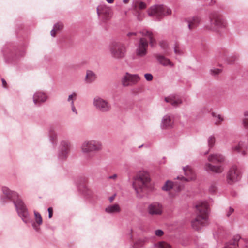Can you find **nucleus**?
<instances>
[{
    "mask_svg": "<svg viewBox=\"0 0 248 248\" xmlns=\"http://www.w3.org/2000/svg\"><path fill=\"white\" fill-rule=\"evenodd\" d=\"M197 210L196 217L191 221V226L195 230H200L208 224L209 206L206 202H201L196 206Z\"/></svg>",
    "mask_w": 248,
    "mask_h": 248,
    "instance_id": "nucleus-1",
    "label": "nucleus"
},
{
    "mask_svg": "<svg viewBox=\"0 0 248 248\" xmlns=\"http://www.w3.org/2000/svg\"><path fill=\"white\" fill-rule=\"evenodd\" d=\"M227 25L223 16L219 13L215 12L209 15L204 28L210 31L219 32L221 30L226 29Z\"/></svg>",
    "mask_w": 248,
    "mask_h": 248,
    "instance_id": "nucleus-2",
    "label": "nucleus"
},
{
    "mask_svg": "<svg viewBox=\"0 0 248 248\" xmlns=\"http://www.w3.org/2000/svg\"><path fill=\"white\" fill-rule=\"evenodd\" d=\"M150 180L149 174L144 171H140L134 177L132 186L138 197H142L141 192H145L152 188Z\"/></svg>",
    "mask_w": 248,
    "mask_h": 248,
    "instance_id": "nucleus-3",
    "label": "nucleus"
},
{
    "mask_svg": "<svg viewBox=\"0 0 248 248\" xmlns=\"http://www.w3.org/2000/svg\"><path fill=\"white\" fill-rule=\"evenodd\" d=\"M147 12L149 16L155 18L157 20H160L164 16L171 15V10L163 5H155L151 7Z\"/></svg>",
    "mask_w": 248,
    "mask_h": 248,
    "instance_id": "nucleus-4",
    "label": "nucleus"
},
{
    "mask_svg": "<svg viewBox=\"0 0 248 248\" xmlns=\"http://www.w3.org/2000/svg\"><path fill=\"white\" fill-rule=\"evenodd\" d=\"M109 50L113 58L120 60L125 57L126 48L125 45L122 42H113L109 45Z\"/></svg>",
    "mask_w": 248,
    "mask_h": 248,
    "instance_id": "nucleus-5",
    "label": "nucleus"
},
{
    "mask_svg": "<svg viewBox=\"0 0 248 248\" xmlns=\"http://www.w3.org/2000/svg\"><path fill=\"white\" fill-rule=\"evenodd\" d=\"M80 149L82 153L86 155L90 153H96L102 149V144L98 140H87L82 143Z\"/></svg>",
    "mask_w": 248,
    "mask_h": 248,
    "instance_id": "nucleus-6",
    "label": "nucleus"
},
{
    "mask_svg": "<svg viewBox=\"0 0 248 248\" xmlns=\"http://www.w3.org/2000/svg\"><path fill=\"white\" fill-rule=\"evenodd\" d=\"M2 53L5 62L6 63H11L20 56H24L25 51H20L18 54V51L15 47L10 46L4 47L2 49Z\"/></svg>",
    "mask_w": 248,
    "mask_h": 248,
    "instance_id": "nucleus-7",
    "label": "nucleus"
},
{
    "mask_svg": "<svg viewBox=\"0 0 248 248\" xmlns=\"http://www.w3.org/2000/svg\"><path fill=\"white\" fill-rule=\"evenodd\" d=\"M93 105L98 111L103 113L109 112L112 108L111 104L107 100L99 96L93 98Z\"/></svg>",
    "mask_w": 248,
    "mask_h": 248,
    "instance_id": "nucleus-8",
    "label": "nucleus"
},
{
    "mask_svg": "<svg viewBox=\"0 0 248 248\" xmlns=\"http://www.w3.org/2000/svg\"><path fill=\"white\" fill-rule=\"evenodd\" d=\"M14 205L19 216L25 224L32 222L26 206L20 199H18L16 201L14 202Z\"/></svg>",
    "mask_w": 248,
    "mask_h": 248,
    "instance_id": "nucleus-9",
    "label": "nucleus"
},
{
    "mask_svg": "<svg viewBox=\"0 0 248 248\" xmlns=\"http://www.w3.org/2000/svg\"><path fill=\"white\" fill-rule=\"evenodd\" d=\"M71 145L69 141L67 140H62L59 145L58 158L60 162L65 160L70 151Z\"/></svg>",
    "mask_w": 248,
    "mask_h": 248,
    "instance_id": "nucleus-10",
    "label": "nucleus"
},
{
    "mask_svg": "<svg viewBox=\"0 0 248 248\" xmlns=\"http://www.w3.org/2000/svg\"><path fill=\"white\" fill-rule=\"evenodd\" d=\"M147 211L148 214L151 216H160L164 212L163 205L161 202H153L148 205Z\"/></svg>",
    "mask_w": 248,
    "mask_h": 248,
    "instance_id": "nucleus-11",
    "label": "nucleus"
},
{
    "mask_svg": "<svg viewBox=\"0 0 248 248\" xmlns=\"http://www.w3.org/2000/svg\"><path fill=\"white\" fill-rule=\"evenodd\" d=\"M241 178V174L239 170L235 166L231 167L227 175V180L228 183L232 184L239 181Z\"/></svg>",
    "mask_w": 248,
    "mask_h": 248,
    "instance_id": "nucleus-12",
    "label": "nucleus"
},
{
    "mask_svg": "<svg viewBox=\"0 0 248 248\" xmlns=\"http://www.w3.org/2000/svg\"><path fill=\"white\" fill-rule=\"evenodd\" d=\"M136 46V53L137 56L143 57L146 55L148 46V42L146 39L144 38H141Z\"/></svg>",
    "mask_w": 248,
    "mask_h": 248,
    "instance_id": "nucleus-13",
    "label": "nucleus"
},
{
    "mask_svg": "<svg viewBox=\"0 0 248 248\" xmlns=\"http://www.w3.org/2000/svg\"><path fill=\"white\" fill-rule=\"evenodd\" d=\"M48 96L44 92L37 91L33 95V102L36 106L40 107L42 104L45 103L48 99Z\"/></svg>",
    "mask_w": 248,
    "mask_h": 248,
    "instance_id": "nucleus-14",
    "label": "nucleus"
},
{
    "mask_svg": "<svg viewBox=\"0 0 248 248\" xmlns=\"http://www.w3.org/2000/svg\"><path fill=\"white\" fill-rule=\"evenodd\" d=\"M140 80L139 76L137 74H130L126 73L122 79V82L124 86L132 85L136 84Z\"/></svg>",
    "mask_w": 248,
    "mask_h": 248,
    "instance_id": "nucleus-15",
    "label": "nucleus"
},
{
    "mask_svg": "<svg viewBox=\"0 0 248 248\" xmlns=\"http://www.w3.org/2000/svg\"><path fill=\"white\" fill-rule=\"evenodd\" d=\"M201 21L200 17L197 15L187 17L185 19V21L187 23L188 28L190 31L198 27Z\"/></svg>",
    "mask_w": 248,
    "mask_h": 248,
    "instance_id": "nucleus-16",
    "label": "nucleus"
},
{
    "mask_svg": "<svg viewBox=\"0 0 248 248\" xmlns=\"http://www.w3.org/2000/svg\"><path fill=\"white\" fill-rule=\"evenodd\" d=\"M174 121L171 116L167 114L163 117L160 124V127L162 129L170 128L173 125Z\"/></svg>",
    "mask_w": 248,
    "mask_h": 248,
    "instance_id": "nucleus-17",
    "label": "nucleus"
},
{
    "mask_svg": "<svg viewBox=\"0 0 248 248\" xmlns=\"http://www.w3.org/2000/svg\"><path fill=\"white\" fill-rule=\"evenodd\" d=\"M2 191L5 198L12 200L14 203L15 201H16L18 199H20L19 194L17 192L11 190L7 187H2Z\"/></svg>",
    "mask_w": 248,
    "mask_h": 248,
    "instance_id": "nucleus-18",
    "label": "nucleus"
},
{
    "mask_svg": "<svg viewBox=\"0 0 248 248\" xmlns=\"http://www.w3.org/2000/svg\"><path fill=\"white\" fill-rule=\"evenodd\" d=\"M183 170L187 177L185 178L183 176H178L177 177V179L188 181L195 179V175L193 174L192 170L188 166L183 167Z\"/></svg>",
    "mask_w": 248,
    "mask_h": 248,
    "instance_id": "nucleus-19",
    "label": "nucleus"
},
{
    "mask_svg": "<svg viewBox=\"0 0 248 248\" xmlns=\"http://www.w3.org/2000/svg\"><path fill=\"white\" fill-rule=\"evenodd\" d=\"M166 102L169 103L173 107H177L182 103L181 98L177 95H170L165 98Z\"/></svg>",
    "mask_w": 248,
    "mask_h": 248,
    "instance_id": "nucleus-20",
    "label": "nucleus"
},
{
    "mask_svg": "<svg viewBox=\"0 0 248 248\" xmlns=\"http://www.w3.org/2000/svg\"><path fill=\"white\" fill-rule=\"evenodd\" d=\"M155 57L158 62L164 66H169L170 67H173L174 65L173 63L169 59L165 57L162 55L159 54H155Z\"/></svg>",
    "mask_w": 248,
    "mask_h": 248,
    "instance_id": "nucleus-21",
    "label": "nucleus"
},
{
    "mask_svg": "<svg viewBox=\"0 0 248 248\" xmlns=\"http://www.w3.org/2000/svg\"><path fill=\"white\" fill-rule=\"evenodd\" d=\"M205 169L207 171H211L218 173L222 172L224 170V167L222 165H213L209 163L205 164Z\"/></svg>",
    "mask_w": 248,
    "mask_h": 248,
    "instance_id": "nucleus-22",
    "label": "nucleus"
},
{
    "mask_svg": "<svg viewBox=\"0 0 248 248\" xmlns=\"http://www.w3.org/2000/svg\"><path fill=\"white\" fill-rule=\"evenodd\" d=\"M208 160L213 163H220L224 161L225 158L221 154H213L209 156Z\"/></svg>",
    "mask_w": 248,
    "mask_h": 248,
    "instance_id": "nucleus-23",
    "label": "nucleus"
},
{
    "mask_svg": "<svg viewBox=\"0 0 248 248\" xmlns=\"http://www.w3.org/2000/svg\"><path fill=\"white\" fill-rule=\"evenodd\" d=\"M105 212L108 214H118L121 212V208L119 204L115 203L108 206L105 208Z\"/></svg>",
    "mask_w": 248,
    "mask_h": 248,
    "instance_id": "nucleus-24",
    "label": "nucleus"
},
{
    "mask_svg": "<svg viewBox=\"0 0 248 248\" xmlns=\"http://www.w3.org/2000/svg\"><path fill=\"white\" fill-rule=\"evenodd\" d=\"M49 140L53 147H55L57 144V134L53 128L51 127L48 130Z\"/></svg>",
    "mask_w": 248,
    "mask_h": 248,
    "instance_id": "nucleus-25",
    "label": "nucleus"
},
{
    "mask_svg": "<svg viewBox=\"0 0 248 248\" xmlns=\"http://www.w3.org/2000/svg\"><path fill=\"white\" fill-rule=\"evenodd\" d=\"M132 7L135 11L143 10L146 8V4L140 0H133Z\"/></svg>",
    "mask_w": 248,
    "mask_h": 248,
    "instance_id": "nucleus-26",
    "label": "nucleus"
},
{
    "mask_svg": "<svg viewBox=\"0 0 248 248\" xmlns=\"http://www.w3.org/2000/svg\"><path fill=\"white\" fill-rule=\"evenodd\" d=\"M96 78V75L93 71L88 70L86 71V75L85 81L87 83H91L94 81Z\"/></svg>",
    "mask_w": 248,
    "mask_h": 248,
    "instance_id": "nucleus-27",
    "label": "nucleus"
},
{
    "mask_svg": "<svg viewBox=\"0 0 248 248\" xmlns=\"http://www.w3.org/2000/svg\"><path fill=\"white\" fill-rule=\"evenodd\" d=\"M246 147V145L242 141H240L237 145L232 146V151L238 153L242 152L243 155L245 154L244 148Z\"/></svg>",
    "mask_w": 248,
    "mask_h": 248,
    "instance_id": "nucleus-28",
    "label": "nucleus"
},
{
    "mask_svg": "<svg viewBox=\"0 0 248 248\" xmlns=\"http://www.w3.org/2000/svg\"><path fill=\"white\" fill-rule=\"evenodd\" d=\"M177 185V182H175L174 184L172 181L167 180L162 186V189L164 191H168L170 190L173 187H174Z\"/></svg>",
    "mask_w": 248,
    "mask_h": 248,
    "instance_id": "nucleus-29",
    "label": "nucleus"
},
{
    "mask_svg": "<svg viewBox=\"0 0 248 248\" xmlns=\"http://www.w3.org/2000/svg\"><path fill=\"white\" fill-rule=\"evenodd\" d=\"M212 116L213 117H215L216 118V121H215V124L217 125L219 124L221 122H222L224 120L223 117H222L221 115L217 114L215 112H212Z\"/></svg>",
    "mask_w": 248,
    "mask_h": 248,
    "instance_id": "nucleus-30",
    "label": "nucleus"
},
{
    "mask_svg": "<svg viewBox=\"0 0 248 248\" xmlns=\"http://www.w3.org/2000/svg\"><path fill=\"white\" fill-rule=\"evenodd\" d=\"M77 98V94L75 92H72L70 94L67 98V101L70 103V104H74V102Z\"/></svg>",
    "mask_w": 248,
    "mask_h": 248,
    "instance_id": "nucleus-31",
    "label": "nucleus"
},
{
    "mask_svg": "<svg viewBox=\"0 0 248 248\" xmlns=\"http://www.w3.org/2000/svg\"><path fill=\"white\" fill-rule=\"evenodd\" d=\"M34 214L36 223L39 225L42 224V218L41 214L35 211H34Z\"/></svg>",
    "mask_w": 248,
    "mask_h": 248,
    "instance_id": "nucleus-32",
    "label": "nucleus"
},
{
    "mask_svg": "<svg viewBox=\"0 0 248 248\" xmlns=\"http://www.w3.org/2000/svg\"><path fill=\"white\" fill-rule=\"evenodd\" d=\"M146 239H140L138 240L135 243L134 246L136 248H139L142 247L145 244Z\"/></svg>",
    "mask_w": 248,
    "mask_h": 248,
    "instance_id": "nucleus-33",
    "label": "nucleus"
},
{
    "mask_svg": "<svg viewBox=\"0 0 248 248\" xmlns=\"http://www.w3.org/2000/svg\"><path fill=\"white\" fill-rule=\"evenodd\" d=\"M156 248H171L168 243L164 242H160L155 245Z\"/></svg>",
    "mask_w": 248,
    "mask_h": 248,
    "instance_id": "nucleus-34",
    "label": "nucleus"
},
{
    "mask_svg": "<svg viewBox=\"0 0 248 248\" xmlns=\"http://www.w3.org/2000/svg\"><path fill=\"white\" fill-rule=\"evenodd\" d=\"M216 139L214 135L210 136L208 139V144L210 148L212 147L215 143Z\"/></svg>",
    "mask_w": 248,
    "mask_h": 248,
    "instance_id": "nucleus-35",
    "label": "nucleus"
},
{
    "mask_svg": "<svg viewBox=\"0 0 248 248\" xmlns=\"http://www.w3.org/2000/svg\"><path fill=\"white\" fill-rule=\"evenodd\" d=\"M173 48L176 54L180 55L183 54V51L180 48L179 45L177 43H175Z\"/></svg>",
    "mask_w": 248,
    "mask_h": 248,
    "instance_id": "nucleus-36",
    "label": "nucleus"
},
{
    "mask_svg": "<svg viewBox=\"0 0 248 248\" xmlns=\"http://www.w3.org/2000/svg\"><path fill=\"white\" fill-rule=\"evenodd\" d=\"M159 45L165 53H167L168 45L165 41H162L159 43Z\"/></svg>",
    "mask_w": 248,
    "mask_h": 248,
    "instance_id": "nucleus-37",
    "label": "nucleus"
},
{
    "mask_svg": "<svg viewBox=\"0 0 248 248\" xmlns=\"http://www.w3.org/2000/svg\"><path fill=\"white\" fill-rule=\"evenodd\" d=\"M136 16H137V18L139 21H142L144 17V14L140 11H136Z\"/></svg>",
    "mask_w": 248,
    "mask_h": 248,
    "instance_id": "nucleus-38",
    "label": "nucleus"
},
{
    "mask_svg": "<svg viewBox=\"0 0 248 248\" xmlns=\"http://www.w3.org/2000/svg\"><path fill=\"white\" fill-rule=\"evenodd\" d=\"M217 190V187L215 184H212L209 188V191L212 193L214 194Z\"/></svg>",
    "mask_w": 248,
    "mask_h": 248,
    "instance_id": "nucleus-39",
    "label": "nucleus"
},
{
    "mask_svg": "<svg viewBox=\"0 0 248 248\" xmlns=\"http://www.w3.org/2000/svg\"><path fill=\"white\" fill-rule=\"evenodd\" d=\"M221 72V70L218 68H213L210 70V73L213 75L219 74Z\"/></svg>",
    "mask_w": 248,
    "mask_h": 248,
    "instance_id": "nucleus-40",
    "label": "nucleus"
},
{
    "mask_svg": "<svg viewBox=\"0 0 248 248\" xmlns=\"http://www.w3.org/2000/svg\"><path fill=\"white\" fill-rule=\"evenodd\" d=\"M105 10H106V9L102 6L97 7V13L98 16H100L102 13L105 12Z\"/></svg>",
    "mask_w": 248,
    "mask_h": 248,
    "instance_id": "nucleus-41",
    "label": "nucleus"
},
{
    "mask_svg": "<svg viewBox=\"0 0 248 248\" xmlns=\"http://www.w3.org/2000/svg\"><path fill=\"white\" fill-rule=\"evenodd\" d=\"M140 33L143 36H149L151 34L152 32L150 31L143 29L140 31Z\"/></svg>",
    "mask_w": 248,
    "mask_h": 248,
    "instance_id": "nucleus-42",
    "label": "nucleus"
},
{
    "mask_svg": "<svg viewBox=\"0 0 248 248\" xmlns=\"http://www.w3.org/2000/svg\"><path fill=\"white\" fill-rule=\"evenodd\" d=\"M148 37L149 38L150 44L151 46L153 47L156 44L155 40L153 38L152 33H151V34Z\"/></svg>",
    "mask_w": 248,
    "mask_h": 248,
    "instance_id": "nucleus-43",
    "label": "nucleus"
},
{
    "mask_svg": "<svg viewBox=\"0 0 248 248\" xmlns=\"http://www.w3.org/2000/svg\"><path fill=\"white\" fill-rule=\"evenodd\" d=\"M144 77L146 80L148 81H150L153 79V76L150 73H146L144 75Z\"/></svg>",
    "mask_w": 248,
    "mask_h": 248,
    "instance_id": "nucleus-44",
    "label": "nucleus"
},
{
    "mask_svg": "<svg viewBox=\"0 0 248 248\" xmlns=\"http://www.w3.org/2000/svg\"><path fill=\"white\" fill-rule=\"evenodd\" d=\"M233 212L234 209L230 207L226 211V216L227 217H229Z\"/></svg>",
    "mask_w": 248,
    "mask_h": 248,
    "instance_id": "nucleus-45",
    "label": "nucleus"
},
{
    "mask_svg": "<svg viewBox=\"0 0 248 248\" xmlns=\"http://www.w3.org/2000/svg\"><path fill=\"white\" fill-rule=\"evenodd\" d=\"M63 25L62 24L57 23L54 25L53 28L56 31H58L62 28Z\"/></svg>",
    "mask_w": 248,
    "mask_h": 248,
    "instance_id": "nucleus-46",
    "label": "nucleus"
},
{
    "mask_svg": "<svg viewBox=\"0 0 248 248\" xmlns=\"http://www.w3.org/2000/svg\"><path fill=\"white\" fill-rule=\"evenodd\" d=\"M164 234V232L162 230H157L155 231V234L156 236H161Z\"/></svg>",
    "mask_w": 248,
    "mask_h": 248,
    "instance_id": "nucleus-47",
    "label": "nucleus"
},
{
    "mask_svg": "<svg viewBox=\"0 0 248 248\" xmlns=\"http://www.w3.org/2000/svg\"><path fill=\"white\" fill-rule=\"evenodd\" d=\"M48 212V218H51L53 216V208L49 207L47 209Z\"/></svg>",
    "mask_w": 248,
    "mask_h": 248,
    "instance_id": "nucleus-48",
    "label": "nucleus"
},
{
    "mask_svg": "<svg viewBox=\"0 0 248 248\" xmlns=\"http://www.w3.org/2000/svg\"><path fill=\"white\" fill-rule=\"evenodd\" d=\"M243 124L244 127L246 129H248V119L246 118V119H244V120L243 121Z\"/></svg>",
    "mask_w": 248,
    "mask_h": 248,
    "instance_id": "nucleus-49",
    "label": "nucleus"
},
{
    "mask_svg": "<svg viewBox=\"0 0 248 248\" xmlns=\"http://www.w3.org/2000/svg\"><path fill=\"white\" fill-rule=\"evenodd\" d=\"M71 107V109L73 113H74L76 115H78V113L77 111L76 108L74 105V104H70Z\"/></svg>",
    "mask_w": 248,
    "mask_h": 248,
    "instance_id": "nucleus-50",
    "label": "nucleus"
},
{
    "mask_svg": "<svg viewBox=\"0 0 248 248\" xmlns=\"http://www.w3.org/2000/svg\"><path fill=\"white\" fill-rule=\"evenodd\" d=\"M56 31H56V30L54 28L51 30V35L52 37L55 36Z\"/></svg>",
    "mask_w": 248,
    "mask_h": 248,
    "instance_id": "nucleus-51",
    "label": "nucleus"
},
{
    "mask_svg": "<svg viewBox=\"0 0 248 248\" xmlns=\"http://www.w3.org/2000/svg\"><path fill=\"white\" fill-rule=\"evenodd\" d=\"M117 177V175L116 174H114L113 175L110 176L108 177L109 179H114L115 180Z\"/></svg>",
    "mask_w": 248,
    "mask_h": 248,
    "instance_id": "nucleus-52",
    "label": "nucleus"
},
{
    "mask_svg": "<svg viewBox=\"0 0 248 248\" xmlns=\"http://www.w3.org/2000/svg\"><path fill=\"white\" fill-rule=\"evenodd\" d=\"M116 196V194H114L113 196H112L109 198V201L110 202H112L113 201Z\"/></svg>",
    "mask_w": 248,
    "mask_h": 248,
    "instance_id": "nucleus-53",
    "label": "nucleus"
},
{
    "mask_svg": "<svg viewBox=\"0 0 248 248\" xmlns=\"http://www.w3.org/2000/svg\"><path fill=\"white\" fill-rule=\"evenodd\" d=\"M32 226L36 231H39V228L36 225L35 223H32Z\"/></svg>",
    "mask_w": 248,
    "mask_h": 248,
    "instance_id": "nucleus-54",
    "label": "nucleus"
},
{
    "mask_svg": "<svg viewBox=\"0 0 248 248\" xmlns=\"http://www.w3.org/2000/svg\"><path fill=\"white\" fill-rule=\"evenodd\" d=\"M1 81H2V85H3V87L5 88L6 87V81L3 78L1 79Z\"/></svg>",
    "mask_w": 248,
    "mask_h": 248,
    "instance_id": "nucleus-55",
    "label": "nucleus"
},
{
    "mask_svg": "<svg viewBox=\"0 0 248 248\" xmlns=\"http://www.w3.org/2000/svg\"><path fill=\"white\" fill-rule=\"evenodd\" d=\"M137 34V32H129L127 33V35L129 37L131 36V35H136Z\"/></svg>",
    "mask_w": 248,
    "mask_h": 248,
    "instance_id": "nucleus-56",
    "label": "nucleus"
},
{
    "mask_svg": "<svg viewBox=\"0 0 248 248\" xmlns=\"http://www.w3.org/2000/svg\"><path fill=\"white\" fill-rule=\"evenodd\" d=\"M183 186V185L182 184H180L178 186V188H177V191H180L181 190L182 187Z\"/></svg>",
    "mask_w": 248,
    "mask_h": 248,
    "instance_id": "nucleus-57",
    "label": "nucleus"
},
{
    "mask_svg": "<svg viewBox=\"0 0 248 248\" xmlns=\"http://www.w3.org/2000/svg\"><path fill=\"white\" fill-rule=\"evenodd\" d=\"M108 3L111 4L114 2V0H106Z\"/></svg>",
    "mask_w": 248,
    "mask_h": 248,
    "instance_id": "nucleus-58",
    "label": "nucleus"
},
{
    "mask_svg": "<svg viewBox=\"0 0 248 248\" xmlns=\"http://www.w3.org/2000/svg\"><path fill=\"white\" fill-rule=\"evenodd\" d=\"M129 0H123V2L124 3H127Z\"/></svg>",
    "mask_w": 248,
    "mask_h": 248,
    "instance_id": "nucleus-59",
    "label": "nucleus"
},
{
    "mask_svg": "<svg viewBox=\"0 0 248 248\" xmlns=\"http://www.w3.org/2000/svg\"><path fill=\"white\" fill-rule=\"evenodd\" d=\"M244 115H245V116L248 117V111H247L245 112Z\"/></svg>",
    "mask_w": 248,
    "mask_h": 248,
    "instance_id": "nucleus-60",
    "label": "nucleus"
},
{
    "mask_svg": "<svg viewBox=\"0 0 248 248\" xmlns=\"http://www.w3.org/2000/svg\"><path fill=\"white\" fill-rule=\"evenodd\" d=\"M143 146H144V145H143V144H142V145H141L139 147V148H140L141 147H142Z\"/></svg>",
    "mask_w": 248,
    "mask_h": 248,
    "instance_id": "nucleus-61",
    "label": "nucleus"
},
{
    "mask_svg": "<svg viewBox=\"0 0 248 248\" xmlns=\"http://www.w3.org/2000/svg\"><path fill=\"white\" fill-rule=\"evenodd\" d=\"M247 140H248V139Z\"/></svg>",
    "mask_w": 248,
    "mask_h": 248,
    "instance_id": "nucleus-62",
    "label": "nucleus"
}]
</instances>
